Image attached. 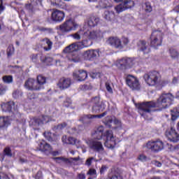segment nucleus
I'll return each instance as SVG.
<instances>
[{"label": "nucleus", "instance_id": "31", "mask_svg": "<svg viewBox=\"0 0 179 179\" xmlns=\"http://www.w3.org/2000/svg\"><path fill=\"white\" fill-rule=\"evenodd\" d=\"M43 43L45 45H47V46L44 47V50L45 51H50V50H51V48H52V43L51 42V41H50V39L48 38H45L43 40Z\"/></svg>", "mask_w": 179, "mask_h": 179}, {"label": "nucleus", "instance_id": "11", "mask_svg": "<svg viewBox=\"0 0 179 179\" xmlns=\"http://www.w3.org/2000/svg\"><path fill=\"white\" fill-rule=\"evenodd\" d=\"M165 136L170 142H178L179 141V135L176 131V129L171 127L168 129L165 132Z\"/></svg>", "mask_w": 179, "mask_h": 179}, {"label": "nucleus", "instance_id": "8", "mask_svg": "<svg viewBox=\"0 0 179 179\" xmlns=\"http://www.w3.org/2000/svg\"><path fill=\"white\" fill-rule=\"evenodd\" d=\"M76 27H78V24L73 20H69L59 26V30L62 33H69V31L75 30Z\"/></svg>", "mask_w": 179, "mask_h": 179}, {"label": "nucleus", "instance_id": "60", "mask_svg": "<svg viewBox=\"0 0 179 179\" xmlns=\"http://www.w3.org/2000/svg\"><path fill=\"white\" fill-rule=\"evenodd\" d=\"M62 141L63 143H66V145H68V137H66V135L62 136Z\"/></svg>", "mask_w": 179, "mask_h": 179}, {"label": "nucleus", "instance_id": "41", "mask_svg": "<svg viewBox=\"0 0 179 179\" xmlns=\"http://www.w3.org/2000/svg\"><path fill=\"white\" fill-rule=\"evenodd\" d=\"M45 138L49 142H52V134L50 131L45 132L43 134Z\"/></svg>", "mask_w": 179, "mask_h": 179}, {"label": "nucleus", "instance_id": "15", "mask_svg": "<svg viewBox=\"0 0 179 179\" xmlns=\"http://www.w3.org/2000/svg\"><path fill=\"white\" fill-rule=\"evenodd\" d=\"M83 57L85 59L93 61L98 57H100V50H88L84 52Z\"/></svg>", "mask_w": 179, "mask_h": 179}, {"label": "nucleus", "instance_id": "17", "mask_svg": "<svg viewBox=\"0 0 179 179\" xmlns=\"http://www.w3.org/2000/svg\"><path fill=\"white\" fill-rule=\"evenodd\" d=\"M65 19V13L62 10L55 9L52 13V20L53 22H62Z\"/></svg>", "mask_w": 179, "mask_h": 179}, {"label": "nucleus", "instance_id": "10", "mask_svg": "<svg viewBox=\"0 0 179 179\" xmlns=\"http://www.w3.org/2000/svg\"><path fill=\"white\" fill-rule=\"evenodd\" d=\"M83 38H89L90 40H97L103 38V32L100 29L96 31H86L83 35Z\"/></svg>", "mask_w": 179, "mask_h": 179}, {"label": "nucleus", "instance_id": "13", "mask_svg": "<svg viewBox=\"0 0 179 179\" xmlns=\"http://www.w3.org/2000/svg\"><path fill=\"white\" fill-rule=\"evenodd\" d=\"M134 66V60L131 58H123L118 61L117 66L120 69H127Z\"/></svg>", "mask_w": 179, "mask_h": 179}, {"label": "nucleus", "instance_id": "39", "mask_svg": "<svg viewBox=\"0 0 179 179\" xmlns=\"http://www.w3.org/2000/svg\"><path fill=\"white\" fill-rule=\"evenodd\" d=\"M169 52L171 54V58H173V59H176V58H178L179 52L178 50L176 49H170Z\"/></svg>", "mask_w": 179, "mask_h": 179}, {"label": "nucleus", "instance_id": "62", "mask_svg": "<svg viewBox=\"0 0 179 179\" xmlns=\"http://www.w3.org/2000/svg\"><path fill=\"white\" fill-rule=\"evenodd\" d=\"M13 97H14V99H18V97H19V91H15L13 93Z\"/></svg>", "mask_w": 179, "mask_h": 179}, {"label": "nucleus", "instance_id": "59", "mask_svg": "<svg viewBox=\"0 0 179 179\" xmlns=\"http://www.w3.org/2000/svg\"><path fill=\"white\" fill-rule=\"evenodd\" d=\"M5 10V6H3V0H0V12H3Z\"/></svg>", "mask_w": 179, "mask_h": 179}, {"label": "nucleus", "instance_id": "57", "mask_svg": "<svg viewBox=\"0 0 179 179\" xmlns=\"http://www.w3.org/2000/svg\"><path fill=\"white\" fill-rule=\"evenodd\" d=\"M108 179H122V178L120 175H114L113 176L108 177Z\"/></svg>", "mask_w": 179, "mask_h": 179}, {"label": "nucleus", "instance_id": "32", "mask_svg": "<svg viewBox=\"0 0 179 179\" xmlns=\"http://www.w3.org/2000/svg\"><path fill=\"white\" fill-rule=\"evenodd\" d=\"M2 157V160L5 159V156H7L8 157H12V150L9 147H6L3 150V155H1Z\"/></svg>", "mask_w": 179, "mask_h": 179}, {"label": "nucleus", "instance_id": "27", "mask_svg": "<svg viewBox=\"0 0 179 179\" xmlns=\"http://www.w3.org/2000/svg\"><path fill=\"white\" fill-rule=\"evenodd\" d=\"M103 132H104V127L99 126L92 134V136H94V139L100 141L103 138Z\"/></svg>", "mask_w": 179, "mask_h": 179}, {"label": "nucleus", "instance_id": "14", "mask_svg": "<svg viewBox=\"0 0 179 179\" xmlns=\"http://www.w3.org/2000/svg\"><path fill=\"white\" fill-rule=\"evenodd\" d=\"M89 146L94 152H97L98 153L104 152V147H103V143L101 141L92 140L90 141Z\"/></svg>", "mask_w": 179, "mask_h": 179}, {"label": "nucleus", "instance_id": "4", "mask_svg": "<svg viewBox=\"0 0 179 179\" xmlns=\"http://www.w3.org/2000/svg\"><path fill=\"white\" fill-rule=\"evenodd\" d=\"M163 41V34L159 31H154L151 34L150 45L155 49L162 45Z\"/></svg>", "mask_w": 179, "mask_h": 179}, {"label": "nucleus", "instance_id": "63", "mask_svg": "<svg viewBox=\"0 0 179 179\" xmlns=\"http://www.w3.org/2000/svg\"><path fill=\"white\" fill-rule=\"evenodd\" d=\"M106 170H107V167H106V166H102L100 169L101 174H103V173H104Z\"/></svg>", "mask_w": 179, "mask_h": 179}, {"label": "nucleus", "instance_id": "53", "mask_svg": "<svg viewBox=\"0 0 179 179\" xmlns=\"http://www.w3.org/2000/svg\"><path fill=\"white\" fill-rule=\"evenodd\" d=\"M106 90H107L109 93H113V88H111V86H110V83H106Z\"/></svg>", "mask_w": 179, "mask_h": 179}, {"label": "nucleus", "instance_id": "36", "mask_svg": "<svg viewBox=\"0 0 179 179\" xmlns=\"http://www.w3.org/2000/svg\"><path fill=\"white\" fill-rule=\"evenodd\" d=\"M41 61L44 64H51L52 62V57L50 56H42L41 57Z\"/></svg>", "mask_w": 179, "mask_h": 179}, {"label": "nucleus", "instance_id": "3", "mask_svg": "<svg viewBox=\"0 0 179 179\" xmlns=\"http://www.w3.org/2000/svg\"><path fill=\"white\" fill-rule=\"evenodd\" d=\"M90 103L92 104L91 111L93 114H99V113H102L103 110H106V103L104 101L100 102L99 96L92 98Z\"/></svg>", "mask_w": 179, "mask_h": 179}, {"label": "nucleus", "instance_id": "43", "mask_svg": "<svg viewBox=\"0 0 179 179\" xmlns=\"http://www.w3.org/2000/svg\"><path fill=\"white\" fill-rule=\"evenodd\" d=\"M54 159L56 160L57 163H66L68 162L66 158L62 157H55Z\"/></svg>", "mask_w": 179, "mask_h": 179}, {"label": "nucleus", "instance_id": "12", "mask_svg": "<svg viewBox=\"0 0 179 179\" xmlns=\"http://www.w3.org/2000/svg\"><path fill=\"white\" fill-rule=\"evenodd\" d=\"M127 84L132 90H138L141 87L139 81L133 76L129 75L126 79Z\"/></svg>", "mask_w": 179, "mask_h": 179}, {"label": "nucleus", "instance_id": "7", "mask_svg": "<svg viewBox=\"0 0 179 179\" xmlns=\"http://www.w3.org/2000/svg\"><path fill=\"white\" fill-rule=\"evenodd\" d=\"M145 148L151 150V152L157 153V152H160V150H163L164 148V145L163 144V141H148L145 145Z\"/></svg>", "mask_w": 179, "mask_h": 179}, {"label": "nucleus", "instance_id": "44", "mask_svg": "<svg viewBox=\"0 0 179 179\" xmlns=\"http://www.w3.org/2000/svg\"><path fill=\"white\" fill-rule=\"evenodd\" d=\"M71 104H72V100L71 98H67L64 102V107H71Z\"/></svg>", "mask_w": 179, "mask_h": 179}, {"label": "nucleus", "instance_id": "54", "mask_svg": "<svg viewBox=\"0 0 179 179\" xmlns=\"http://www.w3.org/2000/svg\"><path fill=\"white\" fill-rule=\"evenodd\" d=\"M77 179H86V175L83 173H78Z\"/></svg>", "mask_w": 179, "mask_h": 179}, {"label": "nucleus", "instance_id": "9", "mask_svg": "<svg viewBox=\"0 0 179 179\" xmlns=\"http://www.w3.org/2000/svg\"><path fill=\"white\" fill-rule=\"evenodd\" d=\"M135 6V2L132 0H124L120 4L115 7V9L117 13H121V12H124V10H127V9H131V8H134Z\"/></svg>", "mask_w": 179, "mask_h": 179}, {"label": "nucleus", "instance_id": "26", "mask_svg": "<svg viewBox=\"0 0 179 179\" xmlns=\"http://www.w3.org/2000/svg\"><path fill=\"white\" fill-rule=\"evenodd\" d=\"M103 17L108 22H114L115 20V13L113 10H106L103 14Z\"/></svg>", "mask_w": 179, "mask_h": 179}, {"label": "nucleus", "instance_id": "42", "mask_svg": "<svg viewBox=\"0 0 179 179\" xmlns=\"http://www.w3.org/2000/svg\"><path fill=\"white\" fill-rule=\"evenodd\" d=\"M81 90H92L93 87L90 83H87L80 86Z\"/></svg>", "mask_w": 179, "mask_h": 179}, {"label": "nucleus", "instance_id": "5", "mask_svg": "<svg viewBox=\"0 0 179 179\" xmlns=\"http://www.w3.org/2000/svg\"><path fill=\"white\" fill-rule=\"evenodd\" d=\"M104 136H106V141L104 143L105 147L108 148V149H114L117 143L115 141V137L113 134V131H106Z\"/></svg>", "mask_w": 179, "mask_h": 179}, {"label": "nucleus", "instance_id": "55", "mask_svg": "<svg viewBox=\"0 0 179 179\" xmlns=\"http://www.w3.org/2000/svg\"><path fill=\"white\" fill-rule=\"evenodd\" d=\"M147 159L148 157H146V156L143 155H141L138 157V160H141V162H146Z\"/></svg>", "mask_w": 179, "mask_h": 179}, {"label": "nucleus", "instance_id": "52", "mask_svg": "<svg viewBox=\"0 0 179 179\" xmlns=\"http://www.w3.org/2000/svg\"><path fill=\"white\" fill-rule=\"evenodd\" d=\"M6 92V87L1 86L0 87V96H2V94H5Z\"/></svg>", "mask_w": 179, "mask_h": 179}, {"label": "nucleus", "instance_id": "28", "mask_svg": "<svg viewBox=\"0 0 179 179\" xmlns=\"http://www.w3.org/2000/svg\"><path fill=\"white\" fill-rule=\"evenodd\" d=\"M15 107V103L13 101H8L6 103L1 105V108L5 113L12 112V108Z\"/></svg>", "mask_w": 179, "mask_h": 179}, {"label": "nucleus", "instance_id": "56", "mask_svg": "<svg viewBox=\"0 0 179 179\" xmlns=\"http://www.w3.org/2000/svg\"><path fill=\"white\" fill-rule=\"evenodd\" d=\"M122 43L124 45H127L129 43V39L126 37L122 38Z\"/></svg>", "mask_w": 179, "mask_h": 179}, {"label": "nucleus", "instance_id": "23", "mask_svg": "<svg viewBox=\"0 0 179 179\" xmlns=\"http://www.w3.org/2000/svg\"><path fill=\"white\" fill-rule=\"evenodd\" d=\"M39 150L44 152L45 153H51L52 152V147L45 141H43L39 144Z\"/></svg>", "mask_w": 179, "mask_h": 179}, {"label": "nucleus", "instance_id": "37", "mask_svg": "<svg viewBox=\"0 0 179 179\" xmlns=\"http://www.w3.org/2000/svg\"><path fill=\"white\" fill-rule=\"evenodd\" d=\"M77 143H80V141L75 138L74 137H69L67 145H76Z\"/></svg>", "mask_w": 179, "mask_h": 179}, {"label": "nucleus", "instance_id": "21", "mask_svg": "<svg viewBox=\"0 0 179 179\" xmlns=\"http://www.w3.org/2000/svg\"><path fill=\"white\" fill-rule=\"evenodd\" d=\"M71 79L63 78L59 80L57 86L61 90H64V89H68L71 86Z\"/></svg>", "mask_w": 179, "mask_h": 179}, {"label": "nucleus", "instance_id": "47", "mask_svg": "<svg viewBox=\"0 0 179 179\" xmlns=\"http://www.w3.org/2000/svg\"><path fill=\"white\" fill-rule=\"evenodd\" d=\"M68 127V124L66 122H63L57 125V129H64V128H66Z\"/></svg>", "mask_w": 179, "mask_h": 179}, {"label": "nucleus", "instance_id": "49", "mask_svg": "<svg viewBox=\"0 0 179 179\" xmlns=\"http://www.w3.org/2000/svg\"><path fill=\"white\" fill-rule=\"evenodd\" d=\"M151 163L152 164H154V166H156V167H162V162L156 161V160L152 161Z\"/></svg>", "mask_w": 179, "mask_h": 179}, {"label": "nucleus", "instance_id": "19", "mask_svg": "<svg viewBox=\"0 0 179 179\" xmlns=\"http://www.w3.org/2000/svg\"><path fill=\"white\" fill-rule=\"evenodd\" d=\"M73 77L78 82H82L87 78V72L85 70H78L73 73Z\"/></svg>", "mask_w": 179, "mask_h": 179}, {"label": "nucleus", "instance_id": "50", "mask_svg": "<svg viewBox=\"0 0 179 179\" xmlns=\"http://www.w3.org/2000/svg\"><path fill=\"white\" fill-rule=\"evenodd\" d=\"M145 11L152 12V6H150V3H145Z\"/></svg>", "mask_w": 179, "mask_h": 179}, {"label": "nucleus", "instance_id": "6", "mask_svg": "<svg viewBox=\"0 0 179 179\" xmlns=\"http://www.w3.org/2000/svg\"><path fill=\"white\" fill-rule=\"evenodd\" d=\"M48 116H41L38 117H33L29 121V126H31L34 129H37L38 127L48 122Z\"/></svg>", "mask_w": 179, "mask_h": 179}, {"label": "nucleus", "instance_id": "22", "mask_svg": "<svg viewBox=\"0 0 179 179\" xmlns=\"http://www.w3.org/2000/svg\"><path fill=\"white\" fill-rule=\"evenodd\" d=\"M66 58L69 62H79L80 61V57L78 52H70L67 53Z\"/></svg>", "mask_w": 179, "mask_h": 179}, {"label": "nucleus", "instance_id": "18", "mask_svg": "<svg viewBox=\"0 0 179 179\" xmlns=\"http://www.w3.org/2000/svg\"><path fill=\"white\" fill-rule=\"evenodd\" d=\"M137 48L138 51H141L143 54H149L150 52V48L149 44L143 40H140L137 42Z\"/></svg>", "mask_w": 179, "mask_h": 179}, {"label": "nucleus", "instance_id": "2", "mask_svg": "<svg viewBox=\"0 0 179 179\" xmlns=\"http://www.w3.org/2000/svg\"><path fill=\"white\" fill-rule=\"evenodd\" d=\"M145 82L148 86H159L160 83V73L156 71H150L143 76Z\"/></svg>", "mask_w": 179, "mask_h": 179}, {"label": "nucleus", "instance_id": "33", "mask_svg": "<svg viewBox=\"0 0 179 179\" xmlns=\"http://www.w3.org/2000/svg\"><path fill=\"white\" fill-rule=\"evenodd\" d=\"M106 115H107V111H105L99 115H87V118H89L90 120H93V118L101 119L103 117H106Z\"/></svg>", "mask_w": 179, "mask_h": 179}, {"label": "nucleus", "instance_id": "51", "mask_svg": "<svg viewBox=\"0 0 179 179\" xmlns=\"http://www.w3.org/2000/svg\"><path fill=\"white\" fill-rule=\"evenodd\" d=\"M173 12H176V13H179V1L176 2L175 7L173 9Z\"/></svg>", "mask_w": 179, "mask_h": 179}, {"label": "nucleus", "instance_id": "24", "mask_svg": "<svg viewBox=\"0 0 179 179\" xmlns=\"http://www.w3.org/2000/svg\"><path fill=\"white\" fill-rule=\"evenodd\" d=\"M79 50V43H72L70 45L66 47L63 52H65L66 54H71V52H78L77 51Z\"/></svg>", "mask_w": 179, "mask_h": 179}, {"label": "nucleus", "instance_id": "30", "mask_svg": "<svg viewBox=\"0 0 179 179\" xmlns=\"http://www.w3.org/2000/svg\"><path fill=\"white\" fill-rule=\"evenodd\" d=\"M99 22H100V18L97 17H91L88 20V26H90V27H94V26H97Z\"/></svg>", "mask_w": 179, "mask_h": 179}, {"label": "nucleus", "instance_id": "1", "mask_svg": "<svg viewBox=\"0 0 179 179\" xmlns=\"http://www.w3.org/2000/svg\"><path fill=\"white\" fill-rule=\"evenodd\" d=\"M174 96L171 94H162L155 103L153 101H145L138 104V110L141 117L148 118V114L153 111H162L171 105Z\"/></svg>", "mask_w": 179, "mask_h": 179}, {"label": "nucleus", "instance_id": "16", "mask_svg": "<svg viewBox=\"0 0 179 179\" xmlns=\"http://www.w3.org/2000/svg\"><path fill=\"white\" fill-rule=\"evenodd\" d=\"M106 43L111 45V47H114V48H118L121 50V48H124L122 46V43L121 42V39H120L117 36H110L106 41Z\"/></svg>", "mask_w": 179, "mask_h": 179}, {"label": "nucleus", "instance_id": "20", "mask_svg": "<svg viewBox=\"0 0 179 179\" xmlns=\"http://www.w3.org/2000/svg\"><path fill=\"white\" fill-rule=\"evenodd\" d=\"M24 86L27 90H39L37 84L36 83V80L33 78H29L26 80Z\"/></svg>", "mask_w": 179, "mask_h": 179}, {"label": "nucleus", "instance_id": "64", "mask_svg": "<svg viewBox=\"0 0 179 179\" xmlns=\"http://www.w3.org/2000/svg\"><path fill=\"white\" fill-rule=\"evenodd\" d=\"M71 131H73L72 134H79L80 132L76 127L72 128Z\"/></svg>", "mask_w": 179, "mask_h": 179}, {"label": "nucleus", "instance_id": "58", "mask_svg": "<svg viewBox=\"0 0 179 179\" xmlns=\"http://www.w3.org/2000/svg\"><path fill=\"white\" fill-rule=\"evenodd\" d=\"M87 174L90 176H94L96 174V169H91L87 172Z\"/></svg>", "mask_w": 179, "mask_h": 179}, {"label": "nucleus", "instance_id": "38", "mask_svg": "<svg viewBox=\"0 0 179 179\" xmlns=\"http://www.w3.org/2000/svg\"><path fill=\"white\" fill-rule=\"evenodd\" d=\"M84 34L85 32H83V31H79L78 32L72 34L71 37H73V38H75V40H80L81 38L80 36H82V38H83Z\"/></svg>", "mask_w": 179, "mask_h": 179}, {"label": "nucleus", "instance_id": "46", "mask_svg": "<svg viewBox=\"0 0 179 179\" xmlns=\"http://www.w3.org/2000/svg\"><path fill=\"white\" fill-rule=\"evenodd\" d=\"M93 160H94V157H93L88 158L85 162V166H92Z\"/></svg>", "mask_w": 179, "mask_h": 179}, {"label": "nucleus", "instance_id": "25", "mask_svg": "<svg viewBox=\"0 0 179 179\" xmlns=\"http://www.w3.org/2000/svg\"><path fill=\"white\" fill-rule=\"evenodd\" d=\"M47 83V78L41 75L37 76L36 78V86L38 87V90L44 89V85Z\"/></svg>", "mask_w": 179, "mask_h": 179}, {"label": "nucleus", "instance_id": "40", "mask_svg": "<svg viewBox=\"0 0 179 179\" xmlns=\"http://www.w3.org/2000/svg\"><path fill=\"white\" fill-rule=\"evenodd\" d=\"M4 83H12L13 82V77L12 76H5L3 77Z\"/></svg>", "mask_w": 179, "mask_h": 179}, {"label": "nucleus", "instance_id": "48", "mask_svg": "<svg viewBox=\"0 0 179 179\" xmlns=\"http://www.w3.org/2000/svg\"><path fill=\"white\" fill-rule=\"evenodd\" d=\"M107 119H106V120L104 121V124L105 125H106L107 127H108L109 128H111V122H113V120L107 117Z\"/></svg>", "mask_w": 179, "mask_h": 179}, {"label": "nucleus", "instance_id": "34", "mask_svg": "<svg viewBox=\"0 0 179 179\" xmlns=\"http://www.w3.org/2000/svg\"><path fill=\"white\" fill-rule=\"evenodd\" d=\"M171 115L172 121H176L179 117V111L177 108H173L171 110Z\"/></svg>", "mask_w": 179, "mask_h": 179}, {"label": "nucleus", "instance_id": "29", "mask_svg": "<svg viewBox=\"0 0 179 179\" xmlns=\"http://www.w3.org/2000/svg\"><path fill=\"white\" fill-rule=\"evenodd\" d=\"M93 44V41H92V39H90L87 38H83V41L78 43L79 47H81V48H85L86 47H90Z\"/></svg>", "mask_w": 179, "mask_h": 179}, {"label": "nucleus", "instance_id": "61", "mask_svg": "<svg viewBox=\"0 0 179 179\" xmlns=\"http://www.w3.org/2000/svg\"><path fill=\"white\" fill-rule=\"evenodd\" d=\"M41 31H45V33H51L52 29H48V28H41Z\"/></svg>", "mask_w": 179, "mask_h": 179}, {"label": "nucleus", "instance_id": "45", "mask_svg": "<svg viewBox=\"0 0 179 179\" xmlns=\"http://www.w3.org/2000/svg\"><path fill=\"white\" fill-rule=\"evenodd\" d=\"M13 52H15V48L13 46H9L7 49L8 55H11Z\"/></svg>", "mask_w": 179, "mask_h": 179}, {"label": "nucleus", "instance_id": "35", "mask_svg": "<svg viewBox=\"0 0 179 179\" xmlns=\"http://www.w3.org/2000/svg\"><path fill=\"white\" fill-rule=\"evenodd\" d=\"M9 125V120L7 117H0V128H3Z\"/></svg>", "mask_w": 179, "mask_h": 179}]
</instances>
